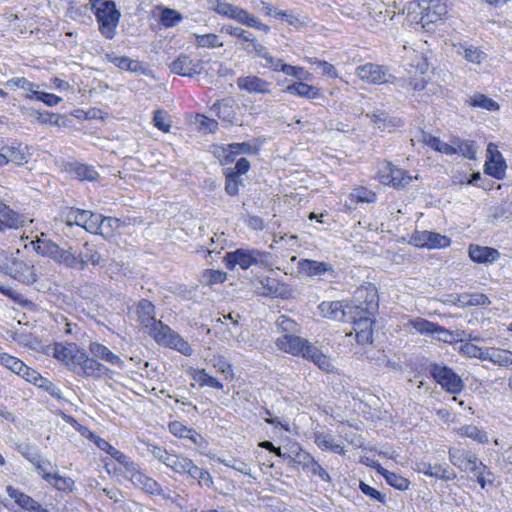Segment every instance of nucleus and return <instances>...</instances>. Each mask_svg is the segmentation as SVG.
I'll return each instance as SVG.
<instances>
[{"mask_svg": "<svg viewBox=\"0 0 512 512\" xmlns=\"http://www.w3.org/2000/svg\"><path fill=\"white\" fill-rule=\"evenodd\" d=\"M416 470L427 476L434 477L443 481H451L456 478V473L449 466L444 467L440 464L419 462L416 464Z\"/></svg>", "mask_w": 512, "mask_h": 512, "instance_id": "19", "label": "nucleus"}, {"mask_svg": "<svg viewBox=\"0 0 512 512\" xmlns=\"http://www.w3.org/2000/svg\"><path fill=\"white\" fill-rule=\"evenodd\" d=\"M193 379L197 381L200 386H209L218 390L223 389V384L215 377L206 373L204 369L194 371Z\"/></svg>", "mask_w": 512, "mask_h": 512, "instance_id": "35", "label": "nucleus"}, {"mask_svg": "<svg viewBox=\"0 0 512 512\" xmlns=\"http://www.w3.org/2000/svg\"><path fill=\"white\" fill-rule=\"evenodd\" d=\"M237 86L250 94H271L272 83L256 75H247L237 78Z\"/></svg>", "mask_w": 512, "mask_h": 512, "instance_id": "15", "label": "nucleus"}, {"mask_svg": "<svg viewBox=\"0 0 512 512\" xmlns=\"http://www.w3.org/2000/svg\"><path fill=\"white\" fill-rule=\"evenodd\" d=\"M355 73L362 81L371 84L394 83L396 81V77L389 73L386 67L374 63L356 67Z\"/></svg>", "mask_w": 512, "mask_h": 512, "instance_id": "8", "label": "nucleus"}, {"mask_svg": "<svg viewBox=\"0 0 512 512\" xmlns=\"http://www.w3.org/2000/svg\"><path fill=\"white\" fill-rule=\"evenodd\" d=\"M242 49L246 51L248 54L254 53L255 56L265 60V64L263 65L265 68L273 71L274 68L277 67L278 60L275 59L268 51V49L260 44L255 38L252 40L250 44L242 45Z\"/></svg>", "mask_w": 512, "mask_h": 512, "instance_id": "24", "label": "nucleus"}, {"mask_svg": "<svg viewBox=\"0 0 512 512\" xmlns=\"http://www.w3.org/2000/svg\"><path fill=\"white\" fill-rule=\"evenodd\" d=\"M428 370L434 380L451 394H459L465 387L460 376L447 366L431 363Z\"/></svg>", "mask_w": 512, "mask_h": 512, "instance_id": "6", "label": "nucleus"}, {"mask_svg": "<svg viewBox=\"0 0 512 512\" xmlns=\"http://www.w3.org/2000/svg\"><path fill=\"white\" fill-rule=\"evenodd\" d=\"M53 356L62 362H65L67 367L72 371L74 361L73 357L75 356V351L71 348H67L62 344H55L53 348Z\"/></svg>", "mask_w": 512, "mask_h": 512, "instance_id": "34", "label": "nucleus"}, {"mask_svg": "<svg viewBox=\"0 0 512 512\" xmlns=\"http://www.w3.org/2000/svg\"><path fill=\"white\" fill-rule=\"evenodd\" d=\"M316 443L319 447L330 449L335 453L341 454L343 452V447L340 444L333 443V438L330 435H317Z\"/></svg>", "mask_w": 512, "mask_h": 512, "instance_id": "56", "label": "nucleus"}, {"mask_svg": "<svg viewBox=\"0 0 512 512\" xmlns=\"http://www.w3.org/2000/svg\"><path fill=\"white\" fill-rule=\"evenodd\" d=\"M212 110L216 115L223 121H232L235 116V112L232 106L231 99H223L213 104Z\"/></svg>", "mask_w": 512, "mask_h": 512, "instance_id": "31", "label": "nucleus"}, {"mask_svg": "<svg viewBox=\"0 0 512 512\" xmlns=\"http://www.w3.org/2000/svg\"><path fill=\"white\" fill-rule=\"evenodd\" d=\"M16 449L24 458H26L32 464H34L41 458L35 447L29 444H19L17 445Z\"/></svg>", "mask_w": 512, "mask_h": 512, "instance_id": "61", "label": "nucleus"}, {"mask_svg": "<svg viewBox=\"0 0 512 512\" xmlns=\"http://www.w3.org/2000/svg\"><path fill=\"white\" fill-rule=\"evenodd\" d=\"M88 349L96 360L100 359L120 369L124 368V361L107 346L98 342H90Z\"/></svg>", "mask_w": 512, "mask_h": 512, "instance_id": "20", "label": "nucleus"}, {"mask_svg": "<svg viewBox=\"0 0 512 512\" xmlns=\"http://www.w3.org/2000/svg\"><path fill=\"white\" fill-rule=\"evenodd\" d=\"M194 43L200 48H217L223 46V43L219 41V37L216 34H196Z\"/></svg>", "mask_w": 512, "mask_h": 512, "instance_id": "40", "label": "nucleus"}, {"mask_svg": "<svg viewBox=\"0 0 512 512\" xmlns=\"http://www.w3.org/2000/svg\"><path fill=\"white\" fill-rule=\"evenodd\" d=\"M136 314L138 317V321L144 327L149 329L157 325V320L155 318V306L147 299H141L138 301L136 305Z\"/></svg>", "mask_w": 512, "mask_h": 512, "instance_id": "22", "label": "nucleus"}, {"mask_svg": "<svg viewBox=\"0 0 512 512\" xmlns=\"http://www.w3.org/2000/svg\"><path fill=\"white\" fill-rule=\"evenodd\" d=\"M87 223H84L83 229L90 233L101 234L103 236L110 235V231L103 229V215L98 213L87 212Z\"/></svg>", "mask_w": 512, "mask_h": 512, "instance_id": "30", "label": "nucleus"}, {"mask_svg": "<svg viewBox=\"0 0 512 512\" xmlns=\"http://www.w3.org/2000/svg\"><path fill=\"white\" fill-rule=\"evenodd\" d=\"M285 91L291 95H297L306 99H318L322 96L319 88L309 85L303 81H298L286 87Z\"/></svg>", "mask_w": 512, "mask_h": 512, "instance_id": "26", "label": "nucleus"}, {"mask_svg": "<svg viewBox=\"0 0 512 512\" xmlns=\"http://www.w3.org/2000/svg\"><path fill=\"white\" fill-rule=\"evenodd\" d=\"M356 316H358V319L355 317L353 318L354 323V330L360 331V330H373L372 325L374 323L373 317L375 315H368L365 313H362L360 311H354Z\"/></svg>", "mask_w": 512, "mask_h": 512, "instance_id": "43", "label": "nucleus"}, {"mask_svg": "<svg viewBox=\"0 0 512 512\" xmlns=\"http://www.w3.org/2000/svg\"><path fill=\"white\" fill-rule=\"evenodd\" d=\"M288 458L291 459L293 463L301 466L304 470H306L314 460V458L308 452L301 449H299L297 452H294V455H290Z\"/></svg>", "mask_w": 512, "mask_h": 512, "instance_id": "57", "label": "nucleus"}, {"mask_svg": "<svg viewBox=\"0 0 512 512\" xmlns=\"http://www.w3.org/2000/svg\"><path fill=\"white\" fill-rule=\"evenodd\" d=\"M28 115L35 118L41 124H58V116L51 112H40L36 109H30Z\"/></svg>", "mask_w": 512, "mask_h": 512, "instance_id": "52", "label": "nucleus"}, {"mask_svg": "<svg viewBox=\"0 0 512 512\" xmlns=\"http://www.w3.org/2000/svg\"><path fill=\"white\" fill-rule=\"evenodd\" d=\"M108 60L116 67L129 71H136L138 62L130 60L125 56L107 55Z\"/></svg>", "mask_w": 512, "mask_h": 512, "instance_id": "51", "label": "nucleus"}, {"mask_svg": "<svg viewBox=\"0 0 512 512\" xmlns=\"http://www.w3.org/2000/svg\"><path fill=\"white\" fill-rule=\"evenodd\" d=\"M273 71H281L284 74L295 77L300 81L306 79L305 74H307L304 68L283 63L281 60H278L277 67L274 68Z\"/></svg>", "mask_w": 512, "mask_h": 512, "instance_id": "38", "label": "nucleus"}, {"mask_svg": "<svg viewBox=\"0 0 512 512\" xmlns=\"http://www.w3.org/2000/svg\"><path fill=\"white\" fill-rule=\"evenodd\" d=\"M381 473L384 476L387 483L393 486L394 488L402 491L408 489L410 482L406 478L396 473L389 472L386 469H382Z\"/></svg>", "mask_w": 512, "mask_h": 512, "instance_id": "39", "label": "nucleus"}, {"mask_svg": "<svg viewBox=\"0 0 512 512\" xmlns=\"http://www.w3.org/2000/svg\"><path fill=\"white\" fill-rule=\"evenodd\" d=\"M225 174V192L230 196H235L239 192V185L243 184V180L232 174V171H224Z\"/></svg>", "mask_w": 512, "mask_h": 512, "instance_id": "42", "label": "nucleus"}, {"mask_svg": "<svg viewBox=\"0 0 512 512\" xmlns=\"http://www.w3.org/2000/svg\"><path fill=\"white\" fill-rule=\"evenodd\" d=\"M488 360L500 366L512 364V352L504 349L490 348Z\"/></svg>", "mask_w": 512, "mask_h": 512, "instance_id": "33", "label": "nucleus"}, {"mask_svg": "<svg viewBox=\"0 0 512 512\" xmlns=\"http://www.w3.org/2000/svg\"><path fill=\"white\" fill-rule=\"evenodd\" d=\"M469 453L470 452L458 448H450L448 452L449 460L454 466L463 471Z\"/></svg>", "mask_w": 512, "mask_h": 512, "instance_id": "49", "label": "nucleus"}, {"mask_svg": "<svg viewBox=\"0 0 512 512\" xmlns=\"http://www.w3.org/2000/svg\"><path fill=\"white\" fill-rule=\"evenodd\" d=\"M81 434L83 436H86L90 440H92L99 449H101V450L105 451L106 453H108L120 465H122L127 472L129 470H135V462L132 461L124 453L120 452L115 447L110 445L105 439H102V438L98 437L94 433L90 432L87 428H83V427H82V430H81Z\"/></svg>", "mask_w": 512, "mask_h": 512, "instance_id": "11", "label": "nucleus"}, {"mask_svg": "<svg viewBox=\"0 0 512 512\" xmlns=\"http://www.w3.org/2000/svg\"><path fill=\"white\" fill-rule=\"evenodd\" d=\"M411 326L420 334L434 335L436 323L428 321L424 318H416L410 321Z\"/></svg>", "mask_w": 512, "mask_h": 512, "instance_id": "44", "label": "nucleus"}, {"mask_svg": "<svg viewBox=\"0 0 512 512\" xmlns=\"http://www.w3.org/2000/svg\"><path fill=\"white\" fill-rule=\"evenodd\" d=\"M0 363L14 373H19L20 368L23 367L21 360L7 353L0 354Z\"/></svg>", "mask_w": 512, "mask_h": 512, "instance_id": "58", "label": "nucleus"}, {"mask_svg": "<svg viewBox=\"0 0 512 512\" xmlns=\"http://www.w3.org/2000/svg\"><path fill=\"white\" fill-rule=\"evenodd\" d=\"M390 185L394 187H405L412 181V177L406 171L393 165V175L391 176Z\"/></svg>", "mask_w": 512, "mask_h": 512, "instance_id": "47", "label": "nucleus"}, {"mask_svg": "<svg viewBox=\"0 0 512 512\" xmlns=\"http://www.w3.org/2000/svg\"><path fill=\"white\" fill-rule=\"evenodd\" d=\"M354 306L348 307L350 312L360 311L368 315H375L379 308V296L376 287L373 284H366L357 288L352 300Z\"/></svg>", "mask_w": 512, "mask_h": 512, "instance_id": "5", "label": "nucleus"}, {"mask_svg": "<svg viewBox=\"0 0 512 512\" xmlns=\"http://www.w3.org/2000/svg\"><path fill=\"white\" fill-rule=\"evenodd\" d=\"M127 473H129L130 480L135 486L143 489L147 493L161 495L164 498H168V496L163 493L160 484L156 480L139 471L136 463L135 470H129Z\"/></svg>", "mask_w": 512, "mask_h": 512, "instance_id": "17", "label": "nucleus"}, {"mask_svg": "<svg viewBox=\"0 0 512 512\" xmlns=\"http://www.w3.org/2000/svg\"><path fill=\"white\" fill-rule=\"evenodd\" d=\"M470 105L473 107H479L488 111H496L499 109V104L493 99L487 97L484 94H474L470 97Z\"/></svg>", "mask_w": 512, "mask_h": 512, "instance_id": "37", "label": "nucleus"}, {"mask_svg": "<svg viewBox=\"0 0 512 512\" xmlns=\"http://www.w3.org/2000/svg\"><path fill=\"white\" fill-rule=\"evenodd\" d=\"M212 9L221 16L232 19L242 25L245 24L248 18L249 12L243 8L235 6L231 3H227L221 0H212Z\"/></svg>", "mask_w": 512, "mask_h": 512, "instance_id": "18", "label": "nucleus"}, {"mask_svg": "<svg viewBox=\"0 0 512 512\" xmlns=\"http://www.w3.org/2000/svg\"><path fill=\"white\" fill-rule=\"evenodd\" d=\"M87 212L88 210L66 208L61 212L60 219L70 227L76 225L83 228L84 223H87Z\"/></svg>", "mask_w": 512, "mask_h": 512, "instance_id": "27", "label": "nucleus"}, {"mask_svg": "<svg viewBox=\"0 0 512 512\" xmlns=\"http://www.w3.org/2000/svg\"><path fill=\"white\" fill-rule=\"evenodd\" d=\"M169 67L172 73L183 77H193L200 74L202 70L200 60L192 59L185 54H180Z\"/></svg>", "mask_w": 512, "mask_h": 512, "instance_id": "16", "label": "nucleus"}, {"mask_svg": "<svg viewBox=\"0 0 512 512\" xmlns=\"http://www.w3.org/2000/svg\"><path fill=\"white\" fill-rule=\"evenodd\" d=\"M163 345L176 349L186 356H189L192 352L190 345L173 330L168 335L167 340Z\"/></svg>", "mask_w": 512, "mask_h": 512, "instance_id": "32", "label": "nucleus"}, {"mask_svg": "<svg viewBox=\"0 0 512 512\" xmlns=\"http://www.w3.org/2000/svg\"><path fill=\"white\" fill-rule=\"evenodd\" d=\"M319 309L324 317H329L334 320L342 321L345 317V310L343 303L340 301L322 302Z\"/></svg>", "mask_w": 512, "mask_h": 512, "instance_id": "29", "label": "nucleus"}, {"mask_svg": "<svg viewBox=\"0 0 512 512\" xmlns=\"http://www.w3.org/2000/svg\"><path fill=\"white\" fill-rule=\"evenodd\" d=\"M189 458L171 454L168 458V461L166 462V466L171 468L176 473L185 474V468H187V462Z\"/></svg>", "mask_w": 512, "mask_h": 512, "instance_id": "50", "label": "nucleus"}, {"mask_svg": "<svg viewBox=\"0 0 512 512\" xmlns=\"http://www.w3.org/2000/svg\"><path fill=\"white\" fill-rule=\"evenodd\" d=\"M28 146L12 139L0 138V167L8 164L23 166L28 163Z\"/></svg>", "mask_w": 512, "mask_h": 512, "instance_id": "4", "label": "nucleus"}, {"mask_svg": "<svg viewBox=\"0 0 512 512\" xmlns=\"http://www.w3.org/2000/svg\"><path fill=\"white\" fill-rule=\"evenodd\" d=\"M73 361L72 371L82 377L93 379L111 378L112 371L93 356L89 357L84 350L76 349Z\"/></svg>", "mask_w": 512, "mask_h": 512, "instance_id": "3", "label": "nucleus"}, {"mask_svg": "<svg viewBox=\"0 0 512 512\" xmlns=\"http://www.w3.org/2000/svg\"><path fill=\"white\" fill-rule=\"evenodd\" d=\"M26 222V218L10 209L0 201V231L5 228L18 229Z\"/></svg>", "mask_w": 512, "mask_h": 512, "instance_id": "21", "label": "nucleus"}, {"mask_svg": "<svg viewBox=\"0 0 512 512\" xmlns=\"http://www.w3.org/2000/svg\"><path fill=\"white\" fill-rule=\"evenodd\" d=\"M462 435L472 438L473 440H476L480 443L486 442L487 437L485 433H483L480 429H478L476 426H465L461 429Z\"/></svg>", "mask_w": 512, "mask_h": 512, "instance_id": "63", "label": "nucleus"}, {"mask_svg": "<svg viewBox=\"0 0 512 512\" xmlns=\"http://www.w3.org/2000/svg\"><path fill=\"white\" fill-rule=\"evenodd\" d=\"M449 15L446 0H429L427 6L422 7L420 23L423 27L428 24L445 20Z\"/></svg>", "mask_w": 512, "mask_h": 512, "instance_id": "12", "label": "nucleus"}, {"mask_svg": "<svg viewBox=\"0 0 512 512\" xmlns=\"http://www.w3.org/2000/svg\"><path fill=\"white\" fill-rule=\"evenodd\" d=\"M35 386L44 390L45 392H47L48 394H50L52 397H54L56 399L63 398L61 395V390L55 384H53L50 380H48L42 376L40 378H38V382Z\"/></svg>", "mask_w": 512, "mask_h": 512, "instance_id": "55", "label": "nucleus"}, {"mask_svg": "<svg viewBox=\"0 0 512 512\" xmlns=\"http://www.w3.org/2000/svg\"><path fill=\"white\" fill-rule=\"evenodd\" d=\"M171 331L172 329L161 321H157V325L149 328L150 335H152L155 341L161 345L165 343Z\"/></svg>", "mask_w": 512, "mask_h": 512, "instance_id": "41", "label": "nucleus"}, {"mask_svg": "<svg viewBox=\"0 0 512 512\" xmlns=\"http://www.w3.org/2000/svg\"><path fill=\"white\" fill-rule=\"evenodd\" d=\"M74 174H75L76 178L79 179L80 181H83V180L93 181L98 176V173L96 172V170L93 167L87 166L84 164L76 165L74 167Z\"/></svg>", "mask_w": 512, "mask_h": 512, "instance_id": "46", "label": "nucleus"}, {"mask_svg": "<svg viewBox=\"0 0 512 512\" xmlns=\"http://www.w3.org/2000/svg\"><path fill=\"white\" fill-rule=\"evenodd\" d=\"M411 243L417 247L437 249L450 245V239L431 231H416L411 237Z\"/></svg>", "mask_w": 512, "mask_h": 512, "instance_id": "14", "label": "nucleus"}, {"mask_svg": "<svg viewBox=\"0 0 512 512\" xmlns=\"http://www.w3.org/2000/svg\"><path fill=\"white\" fill-rule=\"evenodd\" d=\"M461 350L470 357L488 360L490 348H480L472 343H465Z\"/></svg>", "mask_w": 512, "mask_h": 512, "instance_id": "48", "label": "nucleus"}, {"mask_svg": "<svg viewBox=\"0 0 512 512\" xmlns=\"http://www.w3.org/2000/svg\"><path fill=\"white\" fill-rule=\"evenodd\" d=\"M33 249L40 255L47 256L72 269H85L89 264L103 266L102 257L96 245L85 242L79 251L60 248L53 241L46 239L44 234L31 242Z\"/></svg>", "mask_w": 512, "mask_h": 512, "instance_id": "1", "label": "nucleus"}, {"mask_svg": "<svg viewBox=\"0 0 512 512\" xmlns=\"http://www.w3.org/2000/svg\"><path fill=\"white\" fill-rule=\"evenodd\" d=\"M181 19H182L181 15L179 13H177L175 10L166 8L162 12L161 20H162L163 25L166 27H171V26L176 25L177 23H179L181 21Z\"/></svg>", "mask_w": 512, "mask_h": 512, "instance_id": "64", "label": "nucleus"}, {"mask_svg": "<svg viewBox=\"0 0 512 512\" xmlns=\"http://www.w3.org/2000/svg\"><path fill=\"white\" fill-rule=\"evenodd\" d=\"M351 196L359 202L371 203L376 200V195L371 190L364 187L354 188Z\"/></svg>", "mask_w": 512, "mask_h": 512, "instance_id": "62", "label": "nucleus"}, {"mask_svg": "<svg viewBox=\"0 0 512 512\" xmlns=\"http://www.w3.org/2000/svg\"><path fill=\"white\" fill-rule=\"evenodd\" d=\"M460 54L469 62L473 64H481L486 59V53H484L479 48L474 46H470L463 49V52Z\"/></svg>", "mask_w": 512, "mask_h": 512, "instance_id": "45", "label": "nucleus"}, {"mask_svg": "<svg viewBox=\"0 0 512 512\" xmlns=\"http://www.w3.org/2000/svg\"><path fill=\"white\" fill-rule=\"evenodd\" d=\"M3 273L24 284H32L37 279L33 265L14 257L9 258Z\"/></svg>", "mask_w": 512, "mask_h": 512, "instance_id": "10", "label": "nucleus"}, {"mask_svg": "<svg viewBox=\"0 0 512 512\" xmlns=\"http://www.w3.org/2000/svg\"><path fill=\"white\" fill-rule=\"evenodd\" d=\"M33 465L37 473L41 475L43 480H45L48 483H52L54 475H52L53 473L48 472V466H51V462L49 460L43 459L41 457Z\"/></svg>", "mask_w": 512, "mask_h": 512, "instance_id": "60", "label": "nucleus"}, {"mask_svg": "<svg viewBox=\"0 0 512 512\" xmlns=\"http://www.w3.org/2000/svg\"><path fill=\"white\" fill-rule=\"evenodd\" d=\"M469 256L476 263H493L500 256L498 250L491 247L470 245Z\"/></svg>", "mask_w": 512, "mask_h": 512, "instance_id": "25", "label": "nucleus"}, {"mask_svg": "<svg viewBox=\"0 0 512 512\" xmlns=\"http://www.w3.org/2000/svg\"><path fill=\"white\" fill-rule=\"evenodd\" d=\"M297 268L300 273L317 280H326L328 278L336 277L334 267L328 262L312 259H300L298 261Z\"/></svg>", "mask_w": 512, "mask_h": 512, "instance_id": "9", "label": "nucleus"}, {"mask_svg": "<svg viewBox=\"0 0 512 512\" xmlns=\"http://www.w3.org/2000/svg\"><path fill=\"white\" fill-rule=\"evenodd\" d=\"M91 8L99 24V31L107 39H113L120 20V12L112 0H92Z\"/></svg>", "mask_w": 512, "mask_h": 512, "instance_id": "2", "label": "nucleus"}, {"mask_svg": "<svg viewBox=\"0 0 512 512\" xmlns=\"http://www.w3.org/2000/svg\"><path fill=\"white\" fill-rule=\"evenodd\" d=\"M54 475L51 485L59 491H72V488L74 486V481L69 477H62L57 473H53Z\"/></svg>", "mask_w": 512, "mask_h": 512, "instance_id": "59", "label": "nucleus"}, {"mask_svg": "<svg viewBox=\"0 0 512 512\" xmlns=\"http://www.w3.org/2000/svg\"><path fill=\"white\" fill-rule=\"evenodd\" d=\"M303 358L312 361L320 370L325 373H332L335 371L332 358L322 353L314 345L312 348H308V350H306V354H303Z\"/></svg>", "mask_w": 512, "mask_h": 512, "instance_id": "23", "label": "nucleus"}, {"mask_svg": "<svg viewBox=\"0 0 512 512\" xmlns=\"http://www.w3.org/2000/svg\"><path fill=\"white\" fill-rule=\"evenodd\" d=\"M221 31L236 37L240 41L241 46L250 44L254 39L250 32L241 27L225 25L221 28Z\"/></svg>", "mask_w": 512, "mask_h": 512, "instance_id": "36", "label": "nucleus"}, {"mask_svg": "<svg viewBox=\"0 0 512 512\" xmlns=\"http://www.w3.org/2000/svg\"><path fill=\"white\" fill-rule=\"evenodd\" d=\"M506 164L501 155H491L485 163V172L497 179H502L505 175Z\"/></svg>", "mask_w": 512, "mask_h": 512, "instance_id": "28", "label": "nucleus"}, {"mask_svg": "<svg viewBox=\"0 0 512 512\" xmlns=\"http://www.w3.org/2000/svg\"><path fill=\"white\" fill-rule=\"evenodd\" d=\"M276 345L286 353L301 357H303V354H306L308 348L313 346L308 340L295 334H283L276 340Z\"/></svg>", "mask_w": 512, "mask_h": 512, "instance_id": "13", "label": "nucleus"}, {"mask_svg": "<svg viewBox=\"0 0 512 512\" xmlns=\"http://www.w3.org/2000/svg\"><path fill=\"white\" fill-rule=\"evenodd\" d=\"M7 85L10 87H17L21 88L25 91H28L30 94H27V98H33V91H36L35 87L38 88V86L34 85L32 82L28 81L26 78H13L7 82Z\"/></svg>", "mask_w": 512, "mask_h": 512, "instance_id": "54", "label": "nucleus"}, {"mask_svg": "<svg viewBox=\"0 0 512 512\" xmlns=\"http://www.w3.org/2000/svg\"><path fill=\"white\" fill-rule=\"evenodd\" d=\"M276 325L284 334H295L298 330V324L284 315L278 317Z\"/></svg>", "mask_w": 512, "mask_h": 512, "instance_id": "53", "label": "nucleus"}, {"mask_svg": "<svg viewBox=\"0 0 512 512\" xmlns=\"http://www.w3.org/2000/svg\"><path fill=\"white\" fill-rule=\"evenodd\" d=\"M268 253L259 250L236 249L226 253L224 262L229 270H233L236 265L242 269H248L254 264H258L267 257Z\"/></svg>", "mask_w": 512, "mask_h": 512, "instance_id": "7", "label": "nucleus"}]
</instances>
